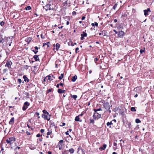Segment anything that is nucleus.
<instances>
[{"label":"nucleus","mask_w":154,"mask_h":154,"mask_svg":"<svg viewBox=\"0 0 154 154\" xmlns=\"http://www.w3.org/2000/svg\"><path fill=\"white\" fill-rule=\"evenodd\" d=\"M16 140V139L15 137H10L9 138L7 139L6 140V142L9 144L11 146V145L12 144L13 141H15Z\"/></svg>","instance_id":"1"},{"label":"nucleus","mask_w":154,"mask_h":154,"mask_svg":"<svg viewBox=\"0 0 154 154\" xmlns=\"http://www.w3.org/2000/svg\"><path fill=\"white\" fill-rule=\"evenodd\" d=\"M77 150V153L79 154H85V150L82 148L80 146L78 148Z\"/></svg>","instance_id":"2"},{"label":"nucleus","mask_w":154,"mask_h":154,"mask_svg":"<svg viewBox=\"0 0 154 154\" xmlns=\"http://www.w3.org/2000/svg\"><path fill=\"white\" fill-rule=\"evenodd\" d=\"M30 104L28 101L25 102L23 104L22 107V109L23 111L25 110L29 106Z\"/></svg>","instance_id":"3"},{"label":"nucleus","mask_w":154,"mask_h":154,"mask_svg":"<svg viewBox=\"0 0 154 154\" xmlns=\"http://www.w3.org/2000/svg\"><path fill=\"white\" fill-rule=\"evenodd\" d=\"M12 64V63L10 60H8L6 62L5 66L10 69L11 68V66Z\"/></svg>","instance_id":"4"},{"label":"nucleus","mask_w":154,"mask_h":154,"mask_svg":"<svg viewBox=\"0 0 154 154\" xmlns=\"http://www.w3.org/2000/svg\"><path fill=\"white\" fill-rule=\"evenodd\" d=\"M42 117L44 118L45 120H47L48 121H49L50 119V115L48 114H42Z\"/></svg>","instance_id":"5"},{"label":"nucleus","mask_w":154,"mask_h":154,"mask_svg":"<svg viewBox=\"0 0 154 154\" xmlns=\"http://www.w3.org/2000/svg\"><path fill=\"white\" fill-rule=\"evenodd\" d=\"M101 115L97 112H95L93 116L94 119H98L101 117Z\"/></svg>","instance_id":"6"},{"label":"nucleus","mask_w":154,"mask_h":154,"mask_svg":"<svg viewBox=\"0 0 154 154\" xmlns=\"http://www.w3.org/2000/svg\"><path fill=\"white\" fill-rule=\"evenodd\" d=\"M125 34V32L122 31H120L118 32V36L119 38H123Z\"/></svg>","instance_id":"7"},{"label":"nucleus","mask_w":154,"mask_h":154,"mask_svg":"<svg viewBox=\"0 0 154 154\" xmlns=\"http://www.w3.org/2000/svg\"><path fill=\"white\" fill-rule=\"evenodd\" d=\"M103 106L106 109H110V105L108 102L104 103L103 104Z\"/></svg>","instance_id":"8"},{"label":"nucleus","mask_w":154,"mask_h":154,"mask_svg":"<svg viewBox=\"0 0 154 154\" xmlns=\"http://www.w3.org/2000/svg\"><path fill=\"white\" fill-rule=\"evenodd\" d=\"M149 11L150 12V8H149L147 9L146 10H143V12H144V14L145 16H147L148 15V12Z\"/></svg>","instance_id":"9"},{"label":"nucleus","mask_w":154,"mask_h":154,"mask_svg":"<svg viewBox=\"0 0 154 154\" xmlns=\"http://www.w3.org/2000/svg\"><path fill=\"white\" fill-rule=\"evenodd\" d=\"M106 33L107 32L106 31L103 30L101 32L99 33V35H102L103 36H104L106 35Z\"/></svg>","instance_id":"10"},{"label":"nucleus","mask_w":154,"mask_h":154,"mask_svg":"<svg viewBox=\"0 0 154 154\" xmlns=\"http://www.w3.org/2000/svg\"><path fill=\"white\" fill-rule=\"evenodd\" d=\"M33 58L34 59L35 61H39V59L38 58V55H35L33 56Z\"/></svg>","instance_id":"11"},{"label":"nucleus","mask_w":154,"mask_h":154,"mask_svg":"<svg viewBox=\"0 0 154 154\" xmlns=\"http://www.w3.org/2000/svg\"><path fill=\"white\" fill-rule=\"evenodd\" d=\"M51 44L50 42H47L46 43H44L43 44V46H45L46 45H47V48H48L49 46H51Z\"/></svg>","instance_id":"12"},{"label":"nucleus","mask_w":154,"mask_h":154,"mask_svg":"<svg viewBox=\"0 0 154 154\" xmlns=\"http://www.w3.org/2000/svg\"><path fill=\"white\" fill-rule=\"evenodd\" d=\"M29 148L30 149L33 150L36 148V146L33 144H31L30 145Z\"/></svg>","instance_id":"13"},{"label":"nucleus","mask_w":154,"mask_h":154,"mask_svg":"<svg viewBox=\"0 0 154 154\" xmlns=\"http://www.w3.org/2000/svg\"><path fill=\"white\" fill-rule=\"evenodd\" d=\"M23 78L24 79V81L25 82H28L29 81V80L27 78L26 75H23Z\"/></svg>","instance_id":"14"},{"label":"nucleus","mask_w":154,"mask_h":154,"mask_svg":"<svg viewBox=\"0 0 154 154\" xmlns=\"http://www.w3.org/2000/svg\"><path fill=\"white\" fill-rule=\"evenodd\" d=\"M14 123V117H12L11 119L9 122V124H13Z\"/></svg>","instance_id":"15"},{"label":"nucleus","mask_w":154,"mask_h":154,"mask_svg":"<svg viewBox=\"0 0 154 154\" xmlns=\"http://www.w3.org/2000/svg\"><path fill=\"white\" fill-rule=\"evenodd\" d=\"M79 116H77L75 117V120L76 121H77V122H78V121H79L80 122H82V120H79Z\"/></svg>","instance_id":"16"},{"label":"nucleus","mask_w":154,"mask_h":154,"mask_svg":"<svg viewBox=\"0 0 154 154\" xmlns=\"http://www.w3.org/2000/svg\"><path fill=\"white\" fill-rule=\"evenodd\" d=\"M113 124V123L112 122V121H111L110 122H108L106 123V125L107 126H109V128H111V125H112Z\"/></svg>","instance_id":"17"},{"label":"nucleus","mask_w":154,"mask_h":154,"mask_svg":"<svg viewBox=\"0 0 154 154\" xmlns=\"http://www.w3.org/2000/svg\"><path fill=\"white\" fill-rule=\"evenodd\" d=\"M77 78V76L76 75H75L72 77V81L74 82L75 81Z\"/></svg>","instance_id":"18"},{"label":"nucleus","mask_w":154,"mask_h":154,"mask_svg":"<svg viewBox=\"0 0 154 154\" xmlns=\"http://www.w3.org/2000/svg\"><path fill=\"white\" fill-rule=\"evenodd\" d=\"M106 147V145L105 144H104L103 145V147H100L99 149H101V150H104L105 149Z\"/></svg>","instance_id":"19"},{"label":"nucleus","mask_w":154,"mask_h":154,"mask_svg":"<svg viewBox=\"0 0 154 154\" xmlns=\"http://www.w3.org/2000/svg\"><path fill=\"white\" fill-rule=\"evenodd\" d=\"M87 34L84 31L82 32V33L81 34V36H82L83 37H86L87 36Z\"/></svg>","instance_id":"20"},{"label":"nucleus","mask_w":154,"mask_h":154,"mask_svg":"<svg viewBox=\"0 0 154 154\" xmlns=\"http://www.w3.org/2000/svg\"><path fill=\"white\" fill-rule=\"evenodd\" d=\"M60 45L59 44V43L56 44V49L57 51L58 50L59 48L60 47Z\"/></svg>","instance_id":"21"},{"label":"nucleus","mask_w":154,"mask_h":154,"mask_svg":"<svg viewBox=\"0 0 154 154\" xmlns=\"http://www.w3.org/2000/svg\"><path fill=\"white\" fill-rule=\"evenodd\" d=\"M50 125L52 126H54L55 125V123L52 121L51 120L50 121Z\"/></svg>","instance_id":"22"},{"label":"nucleus","mask_w":154,"mask_h":154,"mask_svg":"<svg viewBox=\"0 0 154 154\" xmlns=\"http://www.w3.org/2000/svg\"><path fill=\"white\" fill-rule=\"evenodd\" d=\"M68 151H69L71 154L73 153L74 152V150L73 148H71L69 150H68Z\"/></svg>","instance_id":"23"},{"label":"nucleus","mask_w":154,"mask_h":154,"mask_svg":"<svg viewBox=\"0 0 154 154\" xmlns=\"http://www.w3.org/2000/svg\"><path fill=\"white\" fill-rule=\"evenodd\" d=\"M46 77H47V79H48L47 80H49L50 81H52L53 80V79L51 78V76L50 75H48Z\"/></svg>","instance_id":"24"},{"label":"nucleus","mask_w":154,"mask_h":154,"mask_svg":"<svg viewBox=\"0 0 154 154\" xmlns=\"http://www.w3.org/2000/svg\"><path fill=\"white\" fill-rule=\"evenodd\" d=\"M68 151L64 150L62 152V154H68L69 153L68 152Z\"/></svg>","instance_id":"25"},{"label":"nucleus","mask_w":154,"mask_h":154,"mask_svg":"<svg viewBox=\"0 0 154 154\" xmlns=\"http://www.w3.org/2000/svg\"><path fill=\"white\" fill-rule=\"evenodd\" d=\"M71 96L73 98L75 99V100H76L77 97V96L75 95H72L71 94Z\"/></svg>","instance_id":"26"},{"label":"nucleus","mask_w":154,"mask_h":154,"mask_svg":"<svg viewBox=\"0 0 154 154\" xmlns=\"http://www.w3.org/2000/svg\"><path fill=\"white\" fill-rule=\"evenodd\" d=\"M42 112L44 113V114H45V115L48 114V115H49V112H48L47 111L45 110H43Z\"/></svg>","instance_id":"27"},{"label":"nucleus","mask_w":154,"mask_h":154,"mask_svg":"<svg viewBox=\"0 0 154 154\" xmlns=\"http://www.w3.org/2000/svg\"><path fill=\"white\" fill-rule=\"evenodd\" d=\"M68 45H71L72 46H74V43H73L72 42V41H70L68 43Z\"/></svg>","instance_id":"28"},{"label":"nucleus","mask_w":154,"mask_h":154,"mask_svg":"<svg viewBox=\"0 0 154 154\" xmlns=\"http://www.w3.org/2000/svg\"><path fill=\"white\" fill-rule=\"evenodd\" d=\"M126 124L128 126V127L129 128H130L131 126V122H127V123H126Z\"/></svg>","instance_id":"29"},{"label":"nucleus","mask_w":154,"mask_h":154,"mask_svg":"<svg viewBox=\"0 0 154 154\" xmlns=\"http://www.w3.org/2000/svg\"><path fill=\"white\" fill-rule=\"evenodd\" d=\"M31 9V6H27V7H26V8H25V9L26 10H30Z\"/></svg>","instance_id":"30"},{"label":"nucleus","mask_w":154,"mask_h":154,"mask_svg":"<svg viewBox=\"0 0 154 154\" xmlns=\"http://www.w3.org/2000/svg\"><path fill=\"white\" fill-rule=\"evenodd\" d=\"M131 111L133 112H135L136 110L135 107H131Z\"/></svg>","instance_id":"31"},{"label":"nucleus","mask_w":154,"mask_h":154,"mask_svg":"<svg viewBox=\"0 0 154 154\" xmlns=\"http://www.w3.org/2000/svg\"><path fill=\"white\" fill-rule=\"evenodd\" d=\"M63 73H62L61 74V75L60 76H59L58 77V78L59 79H60V80H61L62 79V78H63Z\"/></svg>","instance_id":"32"},{"label":"nucleus","mask_w":154,"mask_h":154,"mask_svg":"<svg viewBox=\"0 0 154 154\" xmlns=\"http://www.w3.org/2000/svg\"><path fill=\"white\" fill-rule=\"evenodd\" d=\"M91 25L93 26H98V23L97 22H95L94 23H92L91 24Z\"/></svg>","instance_id":"33"},{"label":"nucleus","mask_w":154,"mask_h":154,"mask_svg":"<svg viewBox=\"0 0 154 154\" xmlns=\"http://www.w3.org/2000/svg\"><path fill=\"white\" fill-rule=\"evenodd\" d=\"M89 121H90V123H92L94 125V120L93 119H90Z\"/></svg>","instance_id":"34"},{"label":"nucleus","mask_w":154,"mask_h":154,"mask_svg":"<svg viewBox=\"0 0 154 154\" xmlns=\"http://www.w3.org/2000/svg\"><path fill=\"white\" fill-rule=\"evenodd\" d=\"M135 122L137 123H139L141 122V121L139 119H137L135 120Z\"/></svg>","instance_id":"35"},{"label":"nucleus","mask_w":154,"mask_h":154,"mask_svg":"<svg viewBox=\"0 0 154 154\" xmlns=\"http://www.w3.org/2000/svg\"><path fill=\"white\" fill-rule=\"evenodd\" d=\"M31 50H32V51L34 52V53L35 54H36L38 52V51H35L34 49H33V48H32L31 49Z\"/></svg>","instance_id":"36"},{"label":"nucleus","mask_w":154,"mask_h":154,"mask_svg":"<svg viewBox=\"0 0 154 154\" xmlns=\"http://www.w3.org/2000/svg\"><path fill=\"white\" fill-rule=\"evenodd\" d=\"M98 60V59L97 58L94 59V62L97 65L99 64L97 62Z\"/></svg>","instance_id":"37"},{"label":"nucleus","mask_w":154,"mask_h":154,"mask_svg":"<svg viewBox=\"0 0 154 154\" xmlns=\"http://www.w3.org/2000/svg\"><path fill=\"white\" fill-rule=\"evenodd\" d=\"M58 146H59V150L62 149L63 147L62 144H58Z\"/></svg>","instance_id":"38"},{"label":"nucleus","mask_w":154,"mask_h":154,"mask_svg":"<svg viewBox=\"0 0 154 154\" xmlns=\"http://www.w3.org/2000/svg\"><path fill=\"white\" fill-rule=\"evenodd\" d=\"M57 92L60 94L62 93V89H61L59 88L57 90Z\"/></svg>","instance_id":"39"},{"label":"nucleus","mask_w":154,"mask_h":154,"mask_svg":"<svg viewBox=\"0 0 154 154\" xmlns=\"http://www.w3.org/2000/svg\"><path fill=\"white\" fill-rule=\"evenodd\" d=\"M94 110L95 112H96L97 111L102 110V109H101V108H100L99 109H94Z\"/></svg>","instance_id":"40"},{"label":"nucleus","mask_w":154,"mask_h":154,"mask_svg":"<svg viewBox=\"0 0 154 154\" xmlns=\"http://www.w3.org/2000/svg\"><path fill=\"white\" fill-rule=\"evenodd\" d=\"M144 50H143L142 49H141L140 50V54H142L143 52H145V48L144 47L143 48Z\"/></svg>","instance_id":"41"},{"label":"nucleus","mask_w":154,"mask_h":154,"mask_svg":"<svg viewBox=\"0 0 154 154\" xmlns=\"http://www.w3.org/2000/svg\"><path fill=\"white\" fill-rule=\"evenodd\" d=\"M117 5H118V4L117 3L115 4L113 6V8H112L113 9H115L116 8V7L117 6Z\"/></svg>","instance_id":"42"},{"label":"nucleus","mask_w":154,"mask_h":154,"mask_svg":"<svg viewBox=\"0 0 154 154\" xmlns=\"http://www.w3.org/2000/svg\"><path fill=\"white\" fill-rule=\"evenodd\" d=\"M4 40L3 38H0V42L4 43Z\"/></svg>","instance_id":"43"},{"label":"nucleus","mask_w":154,"mask_h":154,"mask_svg":"<svg viewBox=\"0 0 154 154\" xmlns=\"http://www.w3.org/2000/svg\"><path fill=\"white\" fill-rule=\"evenodd\" d=\"M5 24V23L3 21H2L0 22V24L2 26H3Z\"/></svg>","instance_id":"44"},{"label":"nucleus","mask_w":154,"mask_h":154,"mask_svg":"<svg viewBox=\"0 0 154 154\" xmlns=\"http://www.w3.org/2000/svg\"><path fill=\"white\" fill-rule=\"evenodd\" d=\"M52 90V89H48L47 91V93H48L49 92H51Z\"/></svg>","instance_id":"45"},{"label":"nucleus","mask_w":154,"mask_h":154,"mask_svg":"<svg viewBox=\"0 0 154 154\" xmlns=\"http://www.w3.org/2000/svg\"><path fill=\"white\" fill-rule=\"evenodd\" d=\"M30 85H32V86H35V85L32 84H29L28 86H27V88H30Z\"/></svg>","instance_id":"46"},{"label":"nucleus","mask_w":154,"mask_h":154,"mask_svg":"<svg viewBox=\"0 0 154 154\" xmlns=\"http://www.w3.org/2000/svg\"><path fill=\"white\" fill-rule=\"evenodd\" d=\"M63 140H60L59 142L58 143V144H61V143H63Z\"/></svg>","instance_id":"47"},{"label":"nucleus","mask_w":154,"mask_h":154,"mask_svg":"<svg viewBox=\"0 0 154 154\" xmlns=\"http://www.w3.org/2000/svg\"><path fill=\"white\" fill-rule=\"evenodd\" d=\"M139 151L141 152L142 154H144V151L140 148L139 149Z\"/></svg>","instance_id":"48"},{"label":"nucleus","mask_w":154,"mask_h":154,"mask_svg":"<svg viewBox=\"0 0 154 154\" xmlns=\"http://www.w3.org/2000/svg\"><path fill=\"white\" fill-rule=\"evenodd\" d=\"M17 81L19 83V84H20L22 82V80L21 79H17Z\"/></svg>","instance_id":"49"},{"label":"nucleus","mask_w":154,"mask_h":154,"mask_svg":"<svg viewBox=\"0 0 154 154\" xmlns=\"http://www.w3.org/2000/svg\"><path fill=\"white\" fill-rule=\"evenodd\" d=\"M46 80H47V77H46L44 79V81L43 82V83L44 84H45V82L46 81Z\"/></svg>","instance_id":"50"},{"label":"nucleus","mask_w":154,"mask_h":154,"mask_svg":"<svg viewBox=\"0 0 154 154\" xmlns=\"http://www.w3.org/2000/svg\"><path fill=\"white\" fill-rule=\"evenodd\" d=\"M8 71V69H5L3 70V72L4 73H5V72Z\"/></svg>","instance_id":"51"},{"label":"nucleus","mask_w":154,"mask_h":154,"mask_svg":"<svg viewBox=\"0 0 154 154\" xmlns=\"http://www.w3.org/2000/svg\"><path fill=\"white\" fill-rule=\"evenodd\" d=\"M52 133V131H51V132L50 131H48L47 133V135H49L51 134V133Z\"/></svg>","instance_id":"52"},{"label":"nucleus","mask_w":154,"mask_h":154,"mask_svg":"<svg viewBox=\"0 0 154 154\" xmlns=\"http://www.w3.org/2000/svg\"><path fill=\"white\" fill-rule=\"evenodd\" d=\"M42 136V134L40 135V134H38L36 135V137H40V136Z\"/></svg>","instance_id":"53"},{"label":"nucleus","mask_w":154,"mask_h":154,"mask_svg":"<svg viewBox=\"0 0 154 154\" xmlns=\"http://www.w3.org/2000/svg\"><path fill=\"white\" fill-rule=\"evenodd\" d=\"M72 15H75L76 14V12L75 11H73L72 13Z\"/></svg>","instance_id":"54"},{"label":"nucleus","mask_w":154,"mask_h":154,"mask_svg":"<svg viewBox=\"0 0 154 154\" xmlns=\"http://www.w3.org/2000/svg\"><path fill=\"white\" fill-rule=\"evenodd\" d=\"M44 131H45V130L44 129H41V130H40V132L41 133H43L44 132Z\"/></svg>","instance_id":"55"},{"label":"nucleus","mask_w":154,"mask_h":154,"mask_svg":"<svg viewBox=\"0 0 154 154\" xmlns=\"http://www.w3.org/2000/svg\"><path fill=\"white\" fill-rule=\"evenodd\" d=\"M65 125H66L65 123L64 122H63L62 123V125H60V126H61V127H62V126H65Z\"/></svg>","instance_id":"56"},{"label":"nucleus","mask_w":154,"mask_h":154,"mask_svg":"<svg viewBox=\"0 0 154 154\" xmlns=\"http://www.w3.org/2000/svg\"><path fill=\"white\" fill-rule=\"evenodd\" d=\"M68 94L67 93H64V94H63V97H65Z\"/></svg>","instance_id":"57"},{"label":"nucleus","mask_w":154,"mask_h":154,"mask_svg":"<svg viewBox=\"0 0 154 154\" xmlns=\"http://www.w3.org/2000/svg\"><path fill=\"white\" fill-rule=\"evenodd\" d=\"M41 37L42 38H45V36L44 35H43L42 34L41 35Z\"/></svg>","instance_id":"58"},{"label":"nucleus","mask_w":154,"mask_h":154,"mask_svg":"<svg viewBox=\"0 0 154 154\" xmlns=\"http://www.w3.org/2000/svg\"><path fill=\"white\" fill-rule=\"evenodd\" d=\"M83 112H82L81 113L80 115H79L78 116H79V117L81 116H82L83 115L84 113Z\"/></svg>","instance_id":"59"},{"label":"nucleus","mask_w":154,"mask_h":154,"mask_svg":"<svg viewBox=\"0 0 154 154\" xmlns=\"http://www.w3.org/2000/svg\"><path fill=\"white\" fill-rule=\"evenodd\" d=\"M59 84L60 85L62 86H63V84L61 82H60V84Z\"/></svg>","instance_id":"60"},{"label":"nucleus","mask_w":154,"mask_h":154,"mask_svg":"<svg viewBox=\"0 0 154 154\" xmlns=\"http://www.w3.org/2000/svg\"><path fill=\"white\" fill-rule=\"evenodd\" d=\"M26 133L28 135H30V133H29V132L27 131L26 132Z\"/></svg>","instance_id":"61"},{"label":"nucleus","mask_w":154,"mask_h":154,"mask_svg":"<svg viewBox=\"0 0 154 154\" xmlns=\"http://www.w3.org/2000/svg\"><path fill=\"white\" fill-rule=\"evenodd\" d=\"M35 50H36V51H37L39 48H38L37 46H35Z\"/></svg>","instance_id":"62"},{"label":"nucleus","mask_w":154,"mask_h":154,"mask_svg":"<svg viewBox=\"0 0 154 154\" xmlns=\"http://www.w3.org/2000/svg\"><path fill=\"white\" fill-rule=\"evenodd\" d=\"M31 40V38H28V41H29V42H30Z\"/></svg>","instance_id":"63"},{"label":"nucleus","mask_w":154,"mask_h":154,"mask_svg":"<svg viewBox=\"0 0 154 154\" xmlns=\"http://www.w3.org/2000/svg\"><path fill=\"white\" fill-rule=\"evenodd\" d=\"M151 20L152 21H154V16H152V17Z\"/></svg>","instance_id":"64"}]
</instances>
